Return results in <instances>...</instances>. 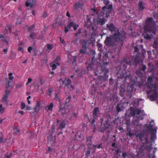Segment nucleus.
Masks as SVG:
<instances>
[{
    "mask_svg": "<svg viewBox=\"0 0 158 158\" xmlns=\"http://www.w3.org/2000/svg\"><path fill=\"white\" fill-rule=\"evenodd\" d=\"M154 24V22L152 21V18H149L146 20L144 26V32L143 34L144 37L146 39H150L152 36L151 33L156 34L155 31L153 30V28Z\"/></svg>",
    "mask_w": 158,
    "mask_h": 158,
    "instance_id": "nucleus-1",
    "label": "nucleus"
},
{
    "mask_svg": "<svg viewBox=\"0 0 158 158\" xmlns=\"http://www.w3.org/2000/svg\"><path fill=\"white\" fill-rule=\"evenodd\" d=\"M125 36L123 34L120 35L119 37L115 34L113 35H111L107 37L104 41L105 44L107 46H113L115 43L117 42H122L124 40Z\"/></svg>",
    "mask_w": 158,
    "mask_h": 158,
    "instance_id": "nucleus-2",
    "label": "nucleus"
},
{
    "mask_svg": "<svg viewBox=\"0 0 158 158\" xmlns=\"http://www.w3.org/2000/svg\"><path fill=\"white\" fill-rule=\"evenodd\" d=\"M107 27L114 35L115 34H117V35L119 37L121 35L123 34V35L125 36V32H122L121 31H119L115 27L114 25L111 23H108L107 24Z\"/></svg>",
    "mask_w": 158,
    "mask_h": 158,
    "instance_id": "nucleus-3",
    "label": "nucleus"
},
{
    "mask_svg": "<svg viewBox=\"0 0 158 158\" xmlns=\"http://www.w3.org/2000/svg\"><path fill=\"white\" fill-rule=\"evenodd\" d=\"M150 90L147 91V93L149 94L152 93L150 97V99L152 101L155 100L157 96L156 92L157 88L156 85H154L150 86L149 87Z\"/></svg>",
    "mask_w": 158,
    "mask_h": 158,
    "instance_id": "nucleus-4",
    "label": "nucleus"
},
{
    "mask_svg": "<svg viewBox=\"0 0 158 158\" xmlns=\"http://www.w3.org/2000/svg\"><path fill=\"white\" fill-rule=\"evenodd\" d=\"M143 111L139 109H136L135 110H132L130 112L131 114L134 116L136 115V117L139 118V116L143 115Z\"/></svg>",
    "mask_w": 158,
    "mask_h": 158,
    "instance_id": "nucleus-5",
    "label": "nucleus"
},
{
    "mask_svg": "<svg viewBox=\"0 0 158 158\" xmlns=\"http://www.w3.org/2000/svg\"><path fill=\"white\" fill-rule=\"evenodd\" d=\"M103 2L104 3L106 6L109 5L107 7L104 6L103 7V12L104 14L105 13V11L107 12L109 11L110 10H111L112 7V4H110V2L108 0H104Z\"/></svg>",
    "mask_w": 158,
    "mask_h": 158,
    "instance_id": "nucleus-6",
    "label": "nucleus"
},
{
    "mask_svg": "<svg viewBox=\"0 0 158 158\" xmlns=\"http://www.w3.org/2000/svg\"><path fill=\"white\" fill-rule=\"evenodd\" d=\"M36 0H27L26 3V6L31 7H33L35 3Z\"/></svg>",
    "mask_w": 158,
    "mask_h": 158,
    "instance_id": "nucleus-7",
    "label": "nucleus"
},
{
    "mask_svg": "<svg viewBox=\"0 0 158 158\" xmlns=\"http://www.w3.org/2000/svg\"><path fill=\"white\" fill-rule=\"evenodd\" d=\"M84 6V4L82 2H77L74 5V8L75 9L77 10L80 8L82 9V7Z\"/></svg>",
    "mask_w": 158,
    "mask_h": 158,
    "instance_id": "nucleus-8",
    "label": "nucleus"
},
{
    "mask_svg": "<svg viewBox=\"0 0 158 158\" xmlns=\"http://www.w3.org/2000/svg\"><path fill=\"white\" fill-rule=\"evenodd\" d=\"M138 58H135L134 60H132V61L130 60L129 59L127 60H126V63L128 65H131L132 64L136 65L138 63L137 62Z\"/></svg>",
    "mask_w": 158,
    "mask_h": 158,
    "instance_id": "nucleus-9",
    "label": "nucleus"
},
{
    "mask_svg": "<svg viewBox=\"0 0 158 158\" xmlns=\"http://www.w3.org/2000/svg\"><path fill=\"white\" fill-rule=\"evenodd\" d=\"M77 116V114L75 113H73L68 115V118L71 121L74 120Z\"/></svg>",
    "mask_w": 158,
    "mask_h": 158,
    "instance_id": "nucleus-10",
    "label": "nucleus"
},
{
    "mask_svg": "<svg viewBox=\"0 0 158 158\" xmlns=\"http://www.w3.org/2000/svg\"><path fill=\"white\" fill-rule=\"evenodd\" d=\"M152 130L153 131H152V133L151 135V139L153 141L155 140L156 138V132L157 128L156 127L154 128L153 130L152 129Z\"/></svg>",
    "mask_w": 158,
    "mask_h": 158,
    "instance_id": "nucleus-11",
    "label": "nucleus"
},
{
    "mask_svg": "<svg viewBox=\"0 0 158 158\" xmlns=\"http://www.w3.org/2000/svg\"><path fill=\"white\" fill-rule=\"evenodd\" d=\"M146 69V67L145 66L143 65V68L141 70H138L136 71V74L138 75L139 76L141 77L142 76V73L141 72V70H142L144 71Z\"/></svg>",
    "mask_w": 158,
    "mask_h": 158,
    "instance_id": "nucleus-12",
    "label": "nucleus"
},
{
    "mask_svg": "<svg viewBox=\"0 0 158 158\" xmlns=\"http://www.w3.org/2000/svg\"><path fill=\"white\" fill-rule=\"evenodd\" d=\"M99 110L98 108H95L93 113V116L94 118H96L98 117V113Z\"/></svg>",
    "mask_w": 158,
    "mask_h": 158,
    "instance_id": "nucleus-13",
    "label": "nucleus"
},
{
    "mask_svg": "<svg viewBox=\"0 0 158 158\" xmlns=\"http://www.w3.org/2000/svg\"><path fill=\"white\" fill-rule=\"evenodd\" d=\"M67 107H66V108H65L64 106V109L61 108L60 110L59 111V113H61L62 115H63L65 113H68V110H67Z\"/></svg>",
    "mask_w": 158,
    "mask_h": 158,
    "instance_id": "nucleus-14",
    "label": "nucleus"
},
{
    "mask_svg": "<svg viewBox=\"0 0 158 158\" xmlns=\"http://www.w3.org/2000/svg\"><path fill=\"white\" fill-rule=\"evenodd\" d=\"M135 135L137 138H139L140 140H142V138L144 136V133L140 132L139 134H135Z\"/></svg>",
    "mask_w": 158,
    "mask_h": 158,
    "instance_id": "nucleus-15",
    "label": "nucleus"
},
{
    "mask_svg": "<svg viewBox=\"0 0 158 158\" xmlns=\"http://www.w3.org/2000/svg\"><path fill=\"white\" fill-rule=\"evenodd\" d=\"M53 103H51L48 106H47L45 107V110H46L48 111L49 110H51L52 109V108L53 107Z\"/></svg>",
    "mask_w": 158,
    "mask_h": 158,
    "instance_id": "nucleus-16",
    "label": "nucleus"
},
{
    "mask_svg": "<svg viewBox=\"0 0 158 158\" xmlns=\"http://www.w3.org/2000/svg\"><path fill=\"white\" fill-rule=\"evenodd\" d=\"M145 8L144 4L142 2L140 1L139 2V9L140 10H142Z\"/></svg>",
    "mask_w": 158,
    "mask_h": 158,
    "instance_id": "nucleus-17",
    "label": "nucleus"
},
{
    "mask_svg": "<svg viewBox=\"0 0 158 158\" xmlns=\"http://www.w3.org/2000/svg\"><path fill=\"white\" fill-rule=\"evenodd\" d=\"M87 48L82 47V48L80 50V53L82 54H87Z\"/></svg>",
    "mask_w": 158,
    "mask_h": 158,
    "instance_id": "nucleus-18",
    "label": "nucleus"
},
{
    "mask_svg": "<svg viewBox=\"0 0 158 158\" xmlns=\"http://www.w3.org/2000/svg\"><path fill=\"white\" fill-rule=\"evenodd\" d=\"M64 88L65 89H69V90L71 91L74 89V87L71 85H65Z\"/></svg>",
    "mask_w": 158,
    "mask_h": 158,
    "instance_id": "nucleus-19",
    "label": "nucleus"
},
{
    "mask_svg": "<svg viewBox=\"0 0 158 158\" xmlns=\"http://www.w3.org/2000/svg\"><path fill=\"white\" fill-rule=\"evenodd\" d=\"M6 89H5V93L4 95V96L8 98V96L10 95V92L8 90L7 87H6Z\"/></svg>",
    "mask_w": 158,
    "mask_h": 158,
    "instance_id": "nucleus-20",
    "label": "nucleus"
},
{
    "mask_svg": "<svg viewBox=\"0 0 158 158\" xmlns=\"http://www.w3.org/2000/svg\"><path fill=\"white\" fill-rule=\"evenodd\" d=\"M71 99V97H67L65 100V108H66V107H67V106L69 105V104H68L69 102L70 101V100Z\"/></svg>",
    "mask_w": 158,
    "mask_h": 158,
    "instance_id": "nucleus-21",
    "label": "nucleus"
},
{
    "mask_svg": "<svg viewBox=\"0 0 158 158\" xmlns=\"http://www.w3.org/2000/svg\"><path fill=\"white\" fill-rule=\"evenodd\" d=\"M47 51L49 52L54 47L53 45L52 44H48L47 45Z\"/></svg>",
    "mask_w": 158,
    "mask_h": 158,
    "instance_id": "nucleus-22",
    "label": "nucleus"
},
{
    "mask_svg": "<svg viewBox=\"0 0 158 158\" xmlns=\"http://www.w3.org/2000/svg\"><path fill=\"white\" fill-rule=\"evenodd\" d=\"M2 102H3L5 103L6 105H7L9 102V100L8 98L3 96L2 98Z\"/></svg>",
    "mask_w": 158,
    "mask_h": 158,
    "instance_id": "nucleus-23",
    "label": "nucleus"
},
{
    "mask_svg": "<svg viewBox=\"0 0 158 158\" xmlns=\"http://www.w3.org/2000/svg\"><path fill=\"white\" fill-rule=\"evenodd\" d=\"M50 65L52 67V69L54 70L56 69L57 65H59V64H57L54 61Z\"/></svg>",
    "mask_w": 158,
    "mask_h": 158,
    "instance_id": "nucleus-24",
    "label": "nucleus"
},
{
    "mask_svg": "<svg viewBox=\"0 0 158 158\" xmlns=\"http://www.w3.org/2000/svg\"><path fill=\"white\" fill-rule=\"evenodd\" d=\"M44 82V81H43L41 78H40L38 80V83H37V85L38 86H40V85L43 84Z\"/></svg>",
    "mask_w": 158,
    "mask_h": 158,
    "instance_id": "nucleus-25",
    "label": "nucleus"
},
{
    "mask_svg": "<svg viewBox=\"0 0 158 158\" xmlns=\"http://www.w3.org/2000/svg\"><path fill=\"white\" fill-rule=\"evenodd\" d=\"M98 22L102 25L104 24L105 23V20L103 18H100L98 20Z\"/></svg>",
    "mask_w": 158,
    "mask_h": 158,
    "instance_id": "nucleus-26",
    "label": "nucleus"
},
{
    "mask_svg": "<svg viewBox=\"0 0 158 158\" xmlns=\"http://www.w3.org/2000/svg\"><path fill=\"white\" fill-rule=\"evenodd\" d=\"M153 46L154 48L158 47V38L154 41Z\"/></svg>",
    "mask_w": 158,
    "mask_h": 158,
    "instance_id": "nucleus-27",
    "label": "nucleus"
},
{
    "mask_svg": "<svg viewBox=\"0 0 158 158\" xmlns=\"http://www.w3.org/2000/svg\"><path fill=\"white\" fill-rule=\"evenodd\" d=\"M65 125V123L64 121H62L60 125V128L63 129L64 128Z\"/></svg>",
    "mask_w": 158,
    "mask_h": 158,
    "instance_id": "nucleus-28",
    "label": "nucleus"
},
{
    "mask_svg": "<svg viewBox=\"0 0 158 158\" xmlns=\"http://www.w3.org/2000/svg\"><path fill=\"white\" fill-rule=\"evenodd\" d=\"M23 43L22 42L19 44V46L18 47V50L19 51H21L22 53L23 52V48L20 45H23Z\"/></svg>",
    "mask_w": 158,
    "mask_h": 158,
    "instance_id": "nucleus-29",
    "label": "nucleus"
},
{
    "mask_svg": "<svg viewBox=\"0 0 158 158\" xmlns=\"http://www.w3.org/2000/svg\"><path fill=\"white\" fill-rule=\"evenodd\" d=\"M4 108L2 107V104L0 105V114H2L4 111Z\"/></svg>",
    "mask_w": 158,
    "mask_h": 158,
    "instance_id": "nucleus-30",
    "label": "nucleus"
},
{
    "mask_svg": "<svg viewBox=\"0 0 158 158\" xmlns=\"http://www.w3.org/2000/svg\"><path fill=\"white\" fill-rule=\"evenodd\" d=\"M40 109V107L39 106H36L34 108V111L33 112V114H34V112H37L39 111Z\"/></svg>",
    "mask_w": 158,
    "mask_h": 158,
    "instance_id": "nucleus-31",
    "label": "nucleus"
},
{
    "mask_svg": "<svg viewBox=\"0 0 158 158\" xmlns=\"http://www.w3.org/2000/svg\"><path fill=\"white\" fill-rule=\"evenodd\" d=\"M76 24L74 23L73 22H71L68 24V26H69L70 28H71V27H74L75 26Z\"/></svg>",
    "mask_w": 158,
    "mask_h": 158,
    "instance_id": "nucleus-32",
    "label": "nucleus"
},
{
    "mask_svg": "<svg viewBox=\"0 0 158 158\" xmlns=\"http://www.w3.org/2000/svg\"><path fill=\"white\" fill-rule=\"evenodd\" d=\"M70 28V27L69 26H68V25H67V26L65 27L64 28V31L65 33H66L67 32L69 31Z\"/></svg>",
    "mask_w": 158,
    "mask_h": 158,
    "instance_id": "nucleus-33",
    "label": "nucleus"
},
{
    "mask_svg": "<svg viewBox=\"0 0 158 158\" xmlns=\"http://www.w3.org/2000/svg\"><path fill=\"white\" fill-rule=\"evenodd\" d=\"M8 75H9V79L10 80H12L14 78L12 76V73H9Z\"/></svg>",
    "mask_w": 158,
    "mask_h": 158,
    "instance_id": "nucleus-34",
    "label": "nucleus"
},
{
    "mask_svg": "<svg viewBox=\"0 0 158 158\" xmlns=\"http://www.w3.org/2000/svg\"><path fill=\"white\" fill-rule=\"evenodd\" d=\"M60 58L59 57H57L54 62H55L57 64H59L58 61L60 60Z\"/></svg>",
    "mask_w": 158,
    "mask_h": 158,
    "instance_id": "nucleus-35",
    "label": "nucleus"
},
{
    "mask_svg": "<svg viewBox=\"0 0 158 158\" xmlns=\"http://www.w3.org/2000/svg\"><path fill=\"white\" fill-rule=\"evenodd\" d=\"M120 107V105L119 104H117L116 106V109L118 112H119L121 111V109Z\"/></svg>",
    "mask_w": 158,
    "mask_h": 158,
    "instance_id": "nucleus-36",
    "label": "nucleus"
},
{
    "mask_svg": "<svg viewBox=\"0 0 158 158\" xmlns=\"http://www.w3.org/2000/svg\"><path fill=\"white\" fill-rule=\"evenodd\" d=\"M71 81L69 79H68L65 82V85H71Z\"/></svg>",
    "mask_w": 158,
    "mask_h": 158,
    "instance_id": "nucleus-37",
    "label": "nucleus"
},
{
    "mask_svg": "<svg viewBox=\"0 0 158 158\" xmlns=\"http://www.w3.org/2000/svg\"><path fill=\"white\" fill-rule=\"evenodd\" d=\"M87 45V42L86 41H84L82 43V47H84L85 48H87L86 47Z\"/></svg>",
    "mask_w": 158,
    "mask_h": 158,
    "instance_id": "nucleus-38",
    "label": "nucleus"
},
{
    "mask_svg": "<svg viewBox=\"0 0 158 158\" xmlns=\"http://www.w3.org/2000/svg\"><path fill=\"white\" fill-rule=\"evenodd\" d=\"M36 34L34 33H32L30 35V37L31 38L33 39L34 37L35 36Z\"/></svg>",
    "mask_w": 158,
    "mask_h": 158,
    "instance_id": "nucleus-39",
    "label": "nucleus"
},
{
    "mask_svg": "<svg viewBox=\"0 0 158 158\" xmlns=\"http://www.w3.org/2000/svg\"><path fill=\"white\" fill-rule=\"evenodd\" d=\"M93 64H89L88 65V66L87 67V69L88 70H91L93 68Z\"/></svg>",
    "mask_w": 158,
    "mask_h": 158,
    "instance_id": "nucleus-40",
    "label": "nucleus"
},
{
    "mask_svg": "<svg viewBox=\"0 0 158 158\" xmlns=\"http://www.w3.org/2000/svg\"><path fill=\"white\" fill-rule=\"evenodd\" d=\"M26 107V105L25 103L22 102L21 105V108L22 109H23Z\"/></svg>",
    "mask_w": 158,
    "mask_h": 158,
    "instance_id": "nucleus-41",
    "label": "nucleus"
},
{
    "mask_svg": "<svg viewBox=\"0 0 158 158\" xmlns=\"http://www.w3.org/2000/svg\"><path fill=\"white\" fill-rule=\"evenodd\" d=\"M6 30H8L10 32L11 31V28L9 25H7L6 26Z\"/></svg>",
    "mask_w": 158,
    "mask_h": 158,
    "instance_id": "nucleus-42",
    "label": "nucleus"
},
{
    "mask_svg": "<svg viewBox=\"0 0 158 158\" xmlns=\"http://www.w3.org/2000/svg\"><path fill=\"white\" fill-rule=\"evenodd\" d=\"M73 64H74L76 60V57L75 56H73Z\"/></svg>",
    "mask_w": 158,
    "mask_h": 158,
    "instance_id": "nucleus-43",
    "label": "nucleus"
},
{
    "mask_svg": "<svg viewBox=\"0 0 158 158\" xmlns=\"http://www.w3.org/2000/svg\"><path fill=\"white\" fill-rule=\"evenodd\" d=\"M47 16V13H46L45 12H44L43 14V15H42V17L43 18H44V19L46 18Z\"/></svg>",
    "mask_w": 158,
    "mask_h": 158,
    "instance_id": "nucleus-44",
    "label": "nucleus"
},
{
    "mask_svg": "<svg viewBox=\"0 0 158 158\" xmlns=\"http://www.w3.org/2000/svg\"><path fill=\"white\" fill-rule=\"evenodd\" d=\"M60 85H62L64 83V81L62 79H60L59 81Z\"/></svg>",
    "mask_w": 158,
    "mask_h": 158,
    "instance_id": "nucleus-45",
    "label": "nucleus"
},
{
    "mask_svg": "<svg viewBox=\"0 0 158 158\" xmlns=\"http://www.w3.org/2000/svg\"><path fill=\"white\" fill-rule=\"evenodd\" d=\"M32 79L31 78H29L28 79L27 82V85L29 83H31L32 81Z\"/></svg>",
    "mask_w": 158,
    "mask_h": 158,
    "instance_id": "nucleus-46",
    "label": "nucleus"
},
{
    "mask_svg": "<svg viewBox=\"0 0 158 158\" xmlns=\"http://www.w3.org/2000/svg\"><path fill=\"white\" fill-rule=\"evenodd\" d=\"M152 80V78L151 77H148V83H150L151 82Z\"/></svg>",
    "mask_w": 158,
    "mask_h": 158,
    "instance_id": "nucleus-47",
    "label": "nucleus"
},
{
    "mask_svg": "<svg viewBox=\"0 0 158 158\" xmlns=\"http://www.w3.org/2000/svg\"><path fill=\"white\" fill-rule=\"evenodd\" d=\"M12 153H10L9 155L7 154L6 155V158H10L11 156Z\"/></svg>",
    "mask_w": 158,
    "mask_h": 158,
    "instance_id": "nucleus-48",
    "label": "nucleus"
},
{
    "mask_svg": "<svg viewBox=\"0 0 158 158\" xmlns=\"http://www.w3.org/2000/svg\"><path fill=\"white\" fill-rule=\"evenodd\" d=\"M52 92V90L51 89H48V95H51V93Z\"/></svg>",
    "mask_w": 158,
    "mask_h": 158,
    "instance_id": "nucleus-49",
    "label": "nucleus"
},
{
    "mask_svg": "<svg viewBox=\"0 0 158 158\" xmlns=\"http://www.w3.org/2000/svg\"><path fill=\"white\" fill-rule=\"evenodd\" d=\"M15 131V133L16 134H18L19 133L20 131L18 130L17 128H15L14 129Z\"/></svg>",
    "mask_w": 158,
    "mask_h": 158,
    "instance_id": "nucleus-50",
    "label": "nucleus"
},
{
    "mask_svg": "<svg viewBox=\"0 0 158 158\" xmlns=\"http://www.w3.org/2000/svg\"><path fill=\"white\" fill-rule=\"evenodd\" d=\"M148 64L149 65H150V69H151V71H152L154 69V67L152 65L151 66V64L149 63Z\"/></svg>",
    "mask_w": 158,
    "mask_h": 158,
    "instance_id": "nucleus-51",
    "label": "nucleus"
},
{
    "mask_svg": "<svg viewBox=\"0 0 158 158\" xmlns=\"http://www.w3.org/2000/svg\"><path fill=\"white\" fill-rule=\"evenodd\" d=\"M32 49V48L31 47H29L28 48L27 50L29 52H30L31 51Z\"/></svg>",
    "mask_w": 158,
    "mask_h": 158,
    "instance_id": "nucleus-52",
    "label": "nucleus"
},
{
    "mask_svg": "<svg viewBox=\"0 0 158 158\" xmlns=\"http://www.w3.org/2000/svg\"><path fill=\"white\" fill-rule=\"evenodd\" d=\"M79 25H78L76 24L75 26H74V27H73L74 30L75 31L77 29V28L78 27Z\"/></svg>",
    "mask_w": 158,
    "mask_h": 158,
    "instance_id": "nucleus-53",
    "label": "nucleus"
},
{
    "mask_svg": "<svg viewBox=\"0 0 158 158\" xmlns=\"http://www.w3.org/2000/svg\"><path fill=\"white\" fill-rule=\"evenodd\" d=\"M11 82L10 81H8V86H7L6 87H7L8 89L9 87H11Z\"/></svg>",
    "mask_w": 158,
    "mask_h": 158,
    "instance_id": "nucleus-54",
    "label": "nucleus"
},
{
    "mask_svg": "<svg viewBox=\"0 0 158 158\" xmlns=\"http://www.w3.org/2000/svg\"><path fill=\"white\" fill-rule=\"evenodd\" d=\"M40 102L39 101H37L36 106H38L40 107Z\"/></svg>",
    "mask_w": 158,
    "mask_h": 158,
    "instance_id": "nucleus-55",
    "label": "nucleus"
},
{
    "mask_svg": "<svg viewBox=\"0 0 158 158\" xmlns=\"http://www.w3.org/2000/svg\"><path fill=\"white\" fill-rule=\"evenodd\" d=\"M3 138L2 137V134H0V143L2 141Z\"/></svg>",
    "mask_w": 158,
    "mask_h": 158,
    "instance_id": "nucleus-56",
    "label": "nucleus"
},
{
    "mask_svg": "<svg viewBox=\"0 0 158 158\" xmlns=\"http://www.w3.org/2000/svg\"><path fill=\"white\" fill-rule=\"evenodd\" d=\"M128 135L130 136V137H131L132 136L134 135V134H132L131 133L130 131H129V133H128Z\"/></svg>",
    "mask_w": 158,
    "mask_h": 158,
    "instance_id": "nucleus-57",
    "label": "nucleus"
},
{
    "mask_svg": "<svg viewBox=\"0 0 158 158\" xmlns=\"http://www.w3.org/2000/svg\"><path fill=\"white\" fill-rule=\"evenodd\" d=\"M81 33V30L80 29L78 31L77 33H75V36H77V35H78L79 34H80Z\"/></svg>",
    "mask_w": 158,
    "mask_h": 158,
    "instance_id": "nucleus-58",
    "label": "nucleus"
},
{
    "mask_svg": "<svg viewBox=\"0 0 158 158\" xmlns=\"http://www.w3.org/2000/svg\"><path fill=\"white\" fill-rule=\"evenodd\" d=\"M33 28H34V26H31V27H29V28H28V30L29 31H32L33 29Z\"/></svg>",
    "mask_w": 158,
    "mask_h": 158,
    "instance_id": "nucleus-59",
    "label": "nucleus"
},
{
    "mask_svg": "<svg viewBox=\"0 0 158 158\" xmlns=\"http://www.w3.org/2000/svg\"><path fill=\"white\" fill-rule=\"evenodd\" d=\"M134 49H135V52H137L138 51V48L137 46H135V47Z\"/></svg>",
    "mask_w": 158,
    "mask_h": 158,
    "instance_id": "nucleus-60",
    "label": "nucleus"
},
{
    "mask_svg": "<svg viewBox=\"0 0 158 158\" xmlns=\"http://www.w3.org/2000/svg\"><path fill=\"white\" fill-rule=\"evenodd\" d=\"M22 86V85L20 84H19V85H16V87L17 88H20V87H21Z\"/></svg>",
    "mask_w": 158,
    "mask_h": 158,
    "instance_id": "nucleus-61",
    "label": "nucleus"
},
{
    "mask_svg": "<svg viewBox=\"0 0 158 158\" xmlns=\"http://www.w3.org/2000/svg\"><path fill=\"white\" fill-rule=\"evenodd\" d=\"M8 51L7 48L3 50V52H5V53H6Z\"/></svg>",
    "mask_w": 158,
    "mask_h": 158,
    "instance_id": "nucleus-62",
    "label": "nucleus"
},
{
    "mask_svg": "<svg viewBox=\"0 0 158 158\" xmlns=\"http://www.w3.org/2000/svg\"><path fill=\"white\" fill-rule=\"evenodd\" d=\"M60 42H61V43H64V40L63 39H62L61 37L60 38Z\"/></svg>",
    "mask_w": 158,
    "mask_h": 158,
    "instance_id": "nucleus-63",
    "label": "nucleus"
},
{
    "mask_svg": "<svg viewBox=\"0 0 158 158\" xmlns=\"http://www.w3.org/2000/svg\"><path fill=\"white\" fill-rule=\"evenodd\" d=\"M91 137L90 136V137H89L88 138H87V141H90L91 140Z\"/></svg>",
    "mask_w": 158,
    "mask_h": 158,
    "instance_id": "nucleus-64",
    "label": "nucleus"
}]
</instances>
